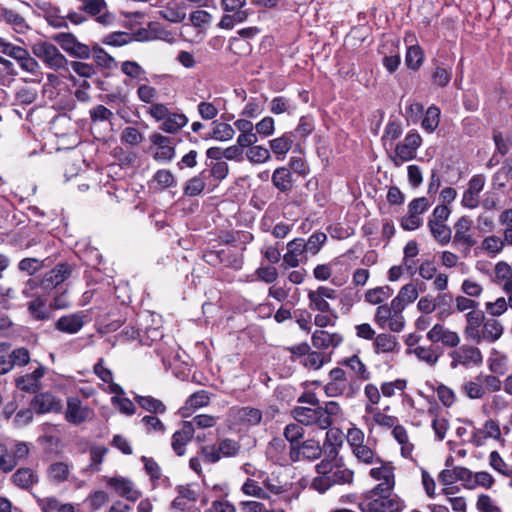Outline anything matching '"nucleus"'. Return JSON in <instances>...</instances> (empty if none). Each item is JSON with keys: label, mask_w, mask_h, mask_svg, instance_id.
I'll return each instance as SVG.
<instances>
[{"label": "nucleus", "mask_w": 512, "mask_h": 512, "mask_svg": "<svg viewBox=\"0 0 512 512\" xmlns=\"http://www.w3.org/2000/svg\"><path fill=\"white\" fill-rule=\"evenodd\" d=\"M90 50L92 57L98 66L106 69H112L116 66L115 59L98 44H94Z\"/></svg>", "instance_id": "obj_40"}, {"label": "nucleus", "mask_w": 512, "mask_h": 512, "mask_svg": "<svg viewBox=\"0 0 512 512\" xmlns=\"http://www.w3.org/2000/svg\"><path fill=\"white\" fill-rule=\"evenodd\" d=\"M153 180L160 185L162 188H170L176 185V180L174 175L170 170L160 169L158 170L154 176Z\"/></svg>", "instance_id": "obj_63"}, {"label": "nucleus", "mask_w": 512, "mask_h": 512, "mask_svg": "<svg viewBox=\"0 0 512 512\" xmlns=\"http://www.w3.org/2000/svg\"><path fill=\"white\" fill-rule=\"evenodd\" d=\"M212 130L206 134L201 135L203 140L215 139L218 141H229L235 135V130L228 123L213 121Z\"/></svg>", "instance_id": "obj_28"}, {"label": "nucleus", "mask_w": 512, "mask_h": 512, "mask_svg": "<svg viewBox=\"0 0 512 512\" xmlns=\"http://www.w3.org/2000/svg\"><path fill=\"white\" fill-rule=\"evenodd\" d=\"M188 123V118L183 113H169L160 125V129L169 134L177 133Z\"/></svg>", "instance_id": "obj_35"}, {"label": "nucleus", "mask_w": 512, "mask_h": 512, "mask_svg": "<svg viewBox=\"0 0 512 512\" xmlns=\"http://www.w3.org/2000/svg\"><path fill=\"white\" fill-rule=\"evenodd\" d=\"M295 143L297 142L292 137V134L285 132L281 136L270 140L269 146L276 158L278 160H283Z\"/></svg>", "instance_id": "obj_23"}, {"label": "nucleus", "mask_w": 512, "mask_h": 512, "mask_svg": "<svg viewBox=\"0 0 512 512\" xmlns=\"http://www.w3.org/2000/svg\"><path fill=\"white\" fill-rule=\"evenodd\" d=\"M337 298V291L327 286H319L315 290L308 292L309 308L313 311H319L321 313H331L334 317H337L334 311L331 309L329 300H335Z\"/></svg>", "instance_id": "obj_8"}, {"label": "nucleus", "mask_w": 512, "mask_h": 512, "mask_svg": "<svg viewBox=\"0 0 512 512\" xmlns=\"http://www.w3.org/2000/svg\"><path fill=\"white\" fill-rule=\"evenodd\" d=\"M315 126L312 117L302 116L299 119L297 127L293 131H289L292 137L295 139L296 146H300V143L305 141L307 137L313 132Z\"/></svg>", "instance_id": "obj_34"}, {"label": "nucleus", "mask_w": 512, "mask_h": 512, "mask_svg": "<svg viewBox=\"0 0 512 512\" xmlns=\"http://www.w3.org/2000/svg\"><path fill=\"white\" fill-rule=\"evenodd\" d=\"M13 484L17 487L28 490L39 481L37 473L29 467L17 469L11 477Z\"/></svg>", "instance_id": "obj_25"}, {"label": "nucleus", "mask_w": 512, "mask_h": 512, "mask_svg": "<svg viewBox=\"0 0 512 512\" xmlns=\"http://www.w3.org/2000/svg\"><path fill=\"white\" fill-rule=\"evenodd\" d=\"M460 391L472 400L481 399L485 395V388L482 386L481 381L478 380V375L473 380L465 381L461 385Z\"/></svg>", "instance_id": "obj_39"}, {"label": "nucleus", "mask_w": 512, "mask_h": 512, "mask_svg": "<svg viewBox=\"0 0 512 512\" xmlns=\"http://www.w3.org/2000/svg\"><path fill=\"white\" fill-rule=\"evenodd\" d=\"M394 313L391 308L385 305H379L376 309L374 321L376 325L382 329L388 327L389 322H393Z\"/></svg>", "instance_id": "obj_54"}, {"label": "nucleus", "mask_w": 512, "mask_h": 512, "mask_svg": "<svg viewBox=\"0 0 512 512\" xmlns=\"http://www.w3.org/2000/svg\"><path fill=\"white\" fill-rule=\"evenodd\" d=\"M485 185V177L482 174H477L471 177L468 182V188L463 193L461 204L462 206L474 209L479 205V194Z\"/></svg>", "instance_id": "obj_16"}, {"label": "nucleus", "mask_w": 512, "mask_h": 512, "mask_svg": "<svg viewBox=\"0 0 512 512\" xmlns=\"http://www.w3.org/2000/svg\"><path fill=\"white\" fill-rule=\"evenodd\" d=\"M194 435V429L189 422H183L180 430L174 432L172 435V448L177 456H183L186 452V445L189 443Z\"/></svg>", "instance_id": "obj_21"}, {"label": "nucleus", "mask_w": 512, "mask_h": 512, "mask_svg": "<svg viewBox=\"0 0 512 512\" xmlns=\"http://www.w3.org/2000/svg\"><path fill=\"white\" fill-rule=\"evenodd\" d=\"M318 474L311 483V488L319 493H325L334 485L351 484L354 472L344 466L336 458L325 457L316 467Z\"/></svg>", "instance_id": "obj_1"}, {"label": "nucleus", "mask_w": 512, "mask_h": 512, "mask_svg": "<svg viewBox=\"0 0 512 512\" xmlns=\"http://www.w3.org/2000/svg\"><path fill=\"white\" fill-rule=\"evenodd\" d=\"M80 10L95 17V20L103 26H110L115 21V15L108 11L105 0H83Z\"/></svg>", "instance_id": "obj_13"}, {"label": "nucleus", "mask_w": 512, "mask_h": 512, "mask_svg": "<svg viewBox=\"0 0 512 512\" xmlns=\"http://www.w3.org/2000/svg\"><path fill=\"white\" fill-rule=\"evenodd\" d=\"M48 476L54 482H64L69 476V466L64 462L52 463L48 468Z\"/></svg>", "instance_id": "obj_48"}, {"label": "nucleus", "mask_w": 512, "mask_h": 512, "mask_svg": "<svg viewBox=\"0 0 512 512\" xmlns=\"http://www.w3.org/2000/svg\"><path fill=\"white\" fill-rule=\"evenodd\" d=\"M28 311L30 315L38 321L50 318V310L47 308L45 301L40 298H36L29 302Z\"/></svg>", "instance_id": "obj_43"}, {"label": "nucleus", "mask_w": 512, "mask_h": 512, "mask_svg": "<svg viewBox=\"0 0 512 512\" xmlns=\"http://www.w3.org/2000/svg\"><path fill=\"white\" fill-rule=\"evenodd\" d=\"M229 415L235 423L244 426H256L262 420V411L250 406L232 407Z\"/></svg>", "instance_id": "obj_15"}, {"label": "nucleus", "mask_w": 512, "mask_h": 512, "mask_svg": "<svg viewBox=\"0 0 512 512\" xmlns=\"http://www.w3.org/2000/svg\"><path fill=\"white\" fill-rule=\"evenodd\" d=\"M352 451H353V454L356 456V458L363 463H366V464H372L374 462L382 463V461L380 459H376V460L374 459L375 453L367 445L363 444L361 446L354 448Z\"/></svg>", "instance_id": "obj_61"}, {"label": "nucleus", "mask_w": 512, "mask_h": 512, "mask_svg": "<svg viewBox=\"0 0 512 512\" xmlns=\"http://www.w3.org/2000/svg\"><path fill=\"white\" fill-rule=\"evenodd\" d=\"M149 140L156 147L153 155L154 160L159 162H171L176 154L175 139L164 136L161 133L154 132L150 134Z\"/></svg>", "instance_id": "obj_12"}, {"label": "nucleus", "mask_w": 512, "mask_h": 512, "mask_svg": "<svg viewBox=\"0 0 512 512\" xmlns=\"http://www.w3.org/2000/svg\"><path fill=\"white\" fill-rule=\"evenodd\" d=\"M30 406L37 414L59 413L62 410L61 400L50 392L36 394Z\"/></svg>", "instance_id": "obj_14"}, {"label": "nucleus", "mask_w": 512, "mask_h": 512, "mask_svg": "<svg viewBox=\"0 0 512 512\" xmlns=\"http://www.w3.org/2000/svg\"><path fill=\"white\" fill-rule=\"evenodd\" d=\"M471 228V220L467 216H462L454 224V243H461L470 249L476 244V240L468 233Z\"/></svg>", "instance_id": "obj_22"}, {"label": "nucleus", "mask_w": 512, "mask_h": 512, "mask_svg": "<svg viewBox=\"0 0 512 512\" xmlns=\"http://www.w3.org/2000/svg\"><path fill=\"white\" fill-rule=\"evenodd\" d=\"M108 485L115 489L116 493L132 502L141 497V492L134 488V484L124 477H112L108 480Z\"/></svg>", "instance_id": "obj_20"}, {"label": "nucleus", "mask_w": 512, "mask_h": 512, "mask_svg": "<svg viewBox=\"0 0 512 512\" xmlns=\"http://www.w3.org/2000/svg\"><path fill=\"white\" fill-rule=\"evenodd\" d=\"M246 6V0H221L225 14L221 17L218 27L230 30L235 25L245 22L252 13Z\"/></svg>", "instance_id": "obj_3"}, {"label": "nucleus", "mask_w": 512, "mask_h": 512, "mask_svg": "<svg viewBox=\"0 0 512 512\" xmlns=\"http://www.w3.org/2000/svg\"><path fill=\"white\" fill-rule=\"evenodd\" d=\"M440 121V109L437 106H430L422 120V127L428 131L433 132L439 125Z\"/></svg>", "instance_id": "obj_49"}, {"label": "nucleus", "mask_w": 512, "mask_h": 512, "mask_svg": "<svg viewBox=\"0 0 512 512\" xmlns=\"http://www.w3.org/2000/svg\"><path fill=\"white\" fill-rule=\"evenodd\" d=\"M424 61V52L418 44H411L406 51L405 64L411 70H418Z\"/></svg>", "instance_id": "obj_37"}, {"label": "nucleus", "mask_w": 512, "mask_h": 512, "mask_svg": "<svg viewBox=\"0 0 512 512\" xmlns=\"http://www.w3.org/2000/svg\"><path fill=\"white\" fill-rule=\"evenodd\" d=\"M206 166L209 167V171L207 170V178L213 177L219 182L224 180L229 173V166L225 161L206 162Z\"/></svg>", "instance_id": "obj_50"}, {"label": "nucleus", "mask_w": 512, "mask_h": 512, "mask_svg": "<svg viewBox=\"0 0 512 512\" xmlns=\"http://www.w3.org/2000/svg\"><path fill=\"white\" fill-rule=\"evenodd\" d=\"M121 143L130 146H138L144 140L143 134L135 127H126L120 136Z\"/></svg>", "instance_id": "obj_53"}, {"label": "nucleus", "mask_w": 512, "mask_h": 512, "mask_svg": "<svg viewBox=\"0 0 512 512\" xmlns=\"http://www.w3.org/2000/svg\"><path fill=\"white\" fill-rule=\"evenodd\" d=\"M327 236L323 232L313 233L307 240L304 241V246L306 251L311 252L313 255L318 253L321 246L325 243Z\"/></svg>", "instance_id": "obj_60"}, {"label": "nucleus", "mask_w": 512, "mask_h": 512, "mask_svg": "<svg viewBox=\"0 0 512 512\" xmlns=\"http://www.w3.org/2000/svg\"><path fill=\"white\" fill-rule=\"evenodd\" d=\"M133 41L131 34L124 31H116L103 37L102 43L109 46L121 47Z\"/></svg>", "instance_id": "obj_47"}, {"label": "nucleus", "mask_w": 512, "mask_h": 512, "mask_svg": "<svg viewBox=\"0 0 512 512\" xmlns=\"http://www.w3.org/2000/svg\"><path fill=\"white\" fill-rule=\"evenodd\" d=\"M292 415L294 419L302 425H317L323 430L330 427V422L326 421L327 417H324L321 406H317L316 408L298 406L292 410Z\"/></svg>", "instance_id": "obj_10"}, {"label": "nucleus", "mask_w": 512, "mask_h": 512, "mask_svg": "<svg viewBox=\"0 0 512 512\" xmlns=\"http://www.w3.org/2000/svg\"><path fill=\"white\" fill-rule=\"evenodd\" d=\"M343 341V337L338 333H328L325 330H316L312 334V344L317 349H327L337 347Z\"/></svg>", "instance_id": "obj_24"}, {"label": "nucleus", "mask_w": 512, "mask_h": 512, "mask_svg": "<svg viewBox=\"0 0 512 512\" xmlns=\"http://www.w3.org/2000/svg\"><path fill=\"white\" fill-rule=\"evenodd\" d=\"M91 410L82 406L78 397H68L65 419L74 425H79L89 419Z\"/></svg>", "instance_id": "obj_18"}, {"label": "nucleus", "mask_w": 512, "mask_h": 512, "mask_svg": "<svg viewBox=\"0 0 512 512\" xmlns=\"http://www.w3.org/2000/svg\"><path fill=\"white\" fill-rule=\"evenodd\" d=\"M15 385L18 389L28 392L35 393L39 390L41 383H36V380L29 374H25L15 379Z\"/></svg>", "instance_id": "obj_59"}, {"label": "nucleus", "mask_w": 512, "mask_h": 512, "mask_svg": "<svg viewBox=\"0 0 512 512\" xmlns=\"http://www.w3.org/2000/svg\"><path fill=\"white\" fill-rule=\"evenodd\" d=\"M217 447L221 457H235L241 450V445L237 441L229 438L220 440Z\"/></svg>", "instance_id": "obj_52"}, {"label": "nucleus", "mask_w": 512, "mask_h": 512, "mask_svg": "<svg viewBox=\"0 0 512 512\" xmlns=\"http://www.w3.org/2000/svg\"><path fill=\"white\" fill-rule=\"evenodd\" d=\"M329 382L325 385L324 391L328 397H338L345 395L352 398L355 394L352 384L346 377V372L339 367L333 368L329 372Z\"/></svg>", "instance_id": "obj_5"}, {"label": "nucleus", "mask_w": 512, "mask_h": 512, "mask_svg": "<svg viewBox=\"0 0 512 512\" xmlns=\"http://www.w3.org/2000/svg\"><path fill=\"white\" fill-rule=\"evenodd\" d=\"M400 348L397 337L388 333L378 334L373 342L376 354L398 352Z\"/></svg>", "instance_id": "obj_27"}, {"label": "nucleus", "mask_w": 512, "mask_h": 512, "mask_svg": "<svg viewBox=\"0 0 512 512\" xmlns=\"http://www.w3.org/2000/svg\"><path fill=\"white\" fill-rule=\"evenodd\" d=\"M427 338L433 343L441 342L444 346L451 348L457 347L460 343L459 335L441 324H435L428 331Z\"/></svg>", "instance_id": "obj_19"}, {"label": "nucleus", "mask_w": 512, "mask_h": 512, "mask_svg": "<svg viewBox=\"0 0 512 512\" xmlns=\"http://www.w3.org/2000/svg\"><path fill=\"white\" fill-rule=\"evenodd\" d=\"M452 78V68L444 67L443 65H437L431 74V80L434 85L444 88L446 87Z\"/></svg>", "instance_id": "obj_46"}, {"label": "nucleus", "mask_w": 512, "mask_h": 512, "mask_svg": "<svg viewBox=\"0 0 512 512\" xmlns=\"http://www.w3.org/2000/svg\"><path fill=\"white\" fill-rule=\"evenodd\" d=\"M300 445L302 449V458L310 461L318 459L324 450L323 446L314 439L305 440L300 443Z\"/></svg>", "instance_id": "obj_44"}, {"label": "nucleus", "mask_w": 512, "mask_h": 512, "mask_svg": "<svg viewBox=\"0 0 512 512\" xmlns=\"http://www.w3.org/2000/svg\"><path fill=\"white\" fill-rule=\"evenodd\" d=\"M478 380L481 381L485 392H497L501 389L502 382L496 375L479 373Z\"/></svg>", "instance_id": "obj_62"}, {"label": "nucleus", "mask_w": 512, "mask_h": 512, "mask_svg": "<svg viewBox=\"0 0 512 512\" xmlns=\"http://www.w3.org/2000/svg\"><path fill=\"white\" fill-rule=\"evenodd\" d=\"M246 155L250 162L258 164L267 162L271 157L269 149L261 145H253Z\"/></svg>", "instance_id": "obj_51"}, {"label": "nucleus", "mask_w": 512, "mask_h": 512, "mask_svg": "<svg viewBox=\"0 0 512 512\" xmlns=\"http://www.w3.org/2000/svg\"><path fill=\"white\" fill-rule=\"evenodd\" d=\"M504 327L500 321L496 319H487L485 320L482 327V342L486 341L488 343L496 342L503 334Z\"/></svg>", "instance_id": "obj_32"}, {"label": "nucleus", "mask_w": 512, "mask_h": 512, "mask_svg": "<svg viewBox=\"0 0 512 512\" xmlns=\"http://www.w3.org/2000/svg\"><path fill=\"white\" fill-rule=\"evenodd\" d=\"M428 227L438 243L446 245L450 242L452 231L445 223L428 222Z\"/></svg>", "instance_id": "obj_41"}, {"label": "nucleus", "mask_w": 512, "mask_h": 512, "mask_svg": "<svg viewBox=\"0 0 512 512\" xmlns=\"http://www.w3.org/2000/svg\"><path fill=\"white\" fill-rule=\"evenodd\" d=\"M156 22H150L148 24V29L146 28H140L137 31H135L131 37L133 40L144 42V41H150L155 38H161L160 35L156 34Z\"/></svg>", "instance_id": "obj_57"}, {"label": "nucleus", "mask_w": 512, "mask_h": 512, "mask_svg": "<svg viewBox=\"0 0 512 512\" xmlns=\"http://www.w3.org/2000/svg\"><path fill=\"white\" fill-rule=\"evenodd\" d=\"M422 144V138L416 131H410L402 142H399L394 151V155L390 158L396 167L401 166L404 162L411 161L416 158L417 149Z\"/></svg>", "instance_id": "obj_4"}, {"label": "nucleus", "mask_w": 512, "mask_h": 512, "mask_svg": "<svg viewBox=\"0 0 512 512\" xmlns=\"http://www.w3.org/2000/svg\"><path fill=\"white\" fill-rule=\"evenodd\" d=\"M392 293L393 290L389 286L369 289L365 293V300L373 305L381 304L385 299H388Z\"/></svg>", "instance_id": "obj_45"}, {"label": "nucleus", "mask_w": 512, "mask_h": 512, "mask_svg": "<svg viewBox=\"0 0 512 512\" xmlns=\"http://www.w3.org/2000/svg\"><path fill=\"white\" fill-rule=\"evenodd\" d=\"M207 169L190 178L183 188L185 196L195 197L200 195L206 187Z\"/></svg>", "instance_id": "obj_31"}, {"label": "nucleus", "mask_w": 512, "mask_h": 512, "mask_svg": "<svg viewBox=\"0 0 512 512\" xmlns=\"http://www.w3.org/2000/svg\"><path fill=\"white\" fill-rule=\"evenodd\" d=\"M415 355L429 365H435L439 359V354L433 346H419L414 349Z\"/></svg>", "instance_id": "obj_56"}, {"label": "nucleus", "mask_w": 512, "mask_h": 512, "mask_svg": "<svg viewBox=\"0 0 512 512\" xmlns=\"http://www.w3.org/2000/svg\"><path fill=\"white\" fill-rule=\"evenodd\" d=\"M30 452L26 442H16L11 449L0 444V470L9 473L18 465L19 461L25 459Z\"/></svg>", "instance_id": "obj_6"}, {"label": "nucleus", "mask_w": 512, "mask_h": 512, "mask_svg": "<svg viewBox=\"0 0 512 512\" xmlns=\"http://www.w3.org/2000/svg\"><path fill=\"white\" fill-rule=\"evenodd\" d=\"M304 252H306L304 246V239L296 238L287 244V252L283 256V262L288 267H297L299 266L301 256Z\"/></svg>", "instance_id": "obj_26"}, {"label": "nucleus", "mask_w": 512, "mask_h": 512, "mask_svg": "<svg viewBox=\"0 0 512 512\" xmlns=\"http://www.w3.org/2000/svg\"><path fill=\"white\" fill-rule=\"evenodd\" d=\"M134 400L142 409L150 413L164 414L166 412V406L164 403L152 396L135 395Z\"/></svg>", "instance_id": "obj_36"}, {"label": "nucleus", "mask_w": 512, "mask_h": 512, "mask_svg": "<svg viewBox=\"0 0 512 512\" xmlns=\"http://www.w3.org/2000/svg\"><path fill=\"white\" fill-rule=\"evenodd\" d=\"M291 101L284 96L274 97L270 102V111L275 114L291 113Z\"/></svg>", "instance_id": "obj_58"}, {"label": "nucleus", "mask_w": 512, "mask_h": 512, "mask_svg": "<svg viewBox=\"0 0 512 512\" xmlns=\"http://www.w3.org/2000/svg\"><path fill=\"white\" fill-rule=\"evenodd\" d=\"M339 364L349 367L361 380H369L371 377L366 365L361 361L358 355H352L351 357L340 361Z\"/></svg>", "instance_id": "obj_38"}, {"label": "nucleus", "mask_w": 512, "mask_h": 512, "mask_svg": "<svg viewBox=\"0 0 512 512\" xmlns=\"http://www.w3.org/2000/svg\"><path fill=\"white\" fill-rule=\"evenodd\" d=\"M53 40L70 56L79 59H88L91 56L90 47L81 43L72 33L61 32L53 36Z\"/></svg>", "instance_id": "obj_7"}, {"label": "nucleus", "mask_w": 512, "mask_h": 512, "mask_svg": "<svg viewBox=\"0 0 512 512\" xmlns=\"http://www.w3.org/2000/svg\"><path fill=\"white\" fill-rule=\"evenodd\" d=\"M87 318V315L82 311L64 315L56 321L55 328L63 333L75 334L83 328Z\"/></svg>", "instance_id": "obj_17"}, {"label": "nucleus", "mask_w": 512, "mask_h": 512, "mask_svg": "<svg viewBox=\"0 0 512 512\" xmlns=\"http://www.w3.org/2000/svg\"><path fill=\"white\" fill-rule=\"evenodd\" d=\"M32 52L50 69L69 72V61L54 44L48 41H38L33 44Z\"/></svg>", "instance_id": "obj_2"}, {"label": "nucleus", "mask_w": 512, "mask_h": 512, "mask_svg": "<svg viewBox=\"0 0 512 512\" xmlns=\"http://www.w3.org/2000/svg\"><path fill=\"white\" fill-rule=\"evenodd\" d=\"M256 134L262 137L271 136L275 131V120L271 116H266L255 125Z\"/></svg>", "instance_id": "obj_64"}, {"label": "nucleus", "mask_w": 512, "mask_h": 512, "mask_svg": "<svg viewBox=\"0 0 512 512\" xmlns=\"http://www.w3.org/2000/svg\"><path fill=\"white\" fill-rule=\"evenodd\" d=\"M159 15L161 18L172 22V23H180L186 17L185 9L178 5H170L168 4L162 10L159 11Z\"/></svg>", "instance_id": "obj_42"}, {"label": "nucleus", "mask_w": 512, "mask_h": 512, "mask_svg": "<svg viewBox=\"0 0 512 512\" xmlns=\"http://www.w3.org/2000/svg\"><path fill=\"white\" fill-rule=\"evenodd\" d=\"M343 440L338 429H331L326 432V438L323 444L325 457L336 458L338 456V448L342 445Z\"/></svg>", "instance_id": "obj_33"}, {"label": "nucleus", "mask_w": 512, "mask_h": 512, "mask_svg": "<svg viewBox=\"0 0 512 512\" xmlns=\"http://www.w3.org/2000/svg\"><path fill=\"white\" fill-rule=\"evenodd\" d=\"M273 185L281 192L288 193L293 187L292 173L286 167H279L272 174Z\"/></svg>", "instance_id": "obj_30"}, {"label": "nucleus", "mask_w": 512, "mask_h": 512, "mask_svg": "<svg viewBox=\"0 0 512 512\" xmlns=\"http://www.w3.org/2000/svg\"><path fill=\"white\" fill-rule=\"evenodd\" d=\"M449 356L452 358V368H456L458 365L465 367L469 365L479 366L483 363V355L480 349L466 344L451 351Z\"/></svg>", "instance_id": "obj_11"}, {"label": "nucleus", "mask_w": 512, "mask_h": 512, "mask_svg": "<svg viewBox=\"0 0 512 512\" xmlns=\"http://www.w3.org/2000/svg\"><path fill=\"white\" fill-rule=\"evenodd\" d=\"M283 435L290 445L300 444V439L304 435V429L298 423H290L285 427Z\"/></svg>", "instance_id": "obj_55"}, {"label": "nucleus", "mask_w": 512, "mask_h": 512, "mask_svg": "<svg viewBox=\"0 0 512 512\" xmlns=\"http://www.w3.org/2000/svg\"><path fill=\"white\" fill-rule=\"evenodd\" d=\"M406 306L407 303H405L398 295L391 301L389 307L394 313V319L393 322H389L388 324V328L390 331L399 333L404 329L405 319L404 316L402 315V312Z\"/></svg>", "instance_id": "obj_29"}, {"label": "nucleus", "mask_w": 512, "mask_h": 512, "mask_svg": "<svg viewBox=\"0 0 512 512\" xmlns=\"http://www.w3.org/2000/svg\"><path fill=\"white\" fill-rule=\"evenodd\" d=\"M73 271V266L67 262L57 264L53 269L45 273L39 286L45 290L56 289L57 292L62 289L61 284L67 280Z\"/></svg>", "instance_id": "obj_9"}]
</instances>
